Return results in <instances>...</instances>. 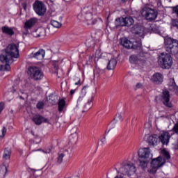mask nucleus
<instances>
[{"label":"nucleus","mask_w":178,"mask_h":178,"mask_svg":"<svg viewBox=\"0 0 178 178\" xmlns=\"http://www.w3.org/2000/svg\"><path fill=\"white\" fill-rule=\"evenodd\" d=\"M6 127H3L1 131L0 132V138H3L5 137V134H6Z\"/></svg>","instance_id":"nucleus-42"},{"label":"nucleus","mask_w":178,"mask_h":178,"mask_svg":"<svg viewBox=\"0 0 178 178\" xmlns=\"http://www.w3.org/2000/svg\"><path fill=\"white\" fill-rule=\"evenodd\" d=\"M38 109H42L44 108V102H40L36 105Z\"/></svg>","instance_id":"nucleus-46"},{"label":"nucleus","mask_w":178,"mask_h":178,"mask_svg":"<svg viewBox=\"0 0 178 178\" xmlns=\"http://www.w3.org/2000/svg\"><path fill=\"white\" fill-rule=\"evenodd\" d=\"M119 120H123V118L122 117V114L117 113L115 115V118H114L113 121V124H115L116 122H119Z\"/></svg>","instance_id":"nucleus-38"},{"label":"nucleus","mask_w":178,"mask_h":178,"mask_svg":"<svg viewBox=\"0 0 178 178\" xmlns=\"http://www.w3.org/2000/svg\"><path fill=\"white\" fill-rule=\"evenodd\" d=\"M174 149H178V139L172 143Z\"/></svg>","instance_id":"nucleus-47"},{"label":"nucleus","mask_w":178,"mask_h":178,"mask_svg":"<svg viewBox=\"0 0 178 178\" xmlns=\"http://www.w3.org/2000/svg\"><path fill=\"white\" fill-rule=\"evenodd\" d=\"M33 122H34V123L35 124H38V125H40L41 124V123L42 122H45L47 123V122H48V120L43 118L42 116L41 115H35L33 118Z\"/></svg>","instance_id":"nucleus-21"},{"label":"nucleus","mask_w":178,"mask_h":178,"mask_svg":"<svg viewBox=\"0 0 178 178\" xmlns=\"http://www.w3.org/2000/svg\"><path fill=\"white\" fill-rule=\"evenodd\" d=\"M3 108H5V104L3 103H0V113L3 111Z\"/></svg>","instance_id":"nucleus-50"},{"label":"nucleus","mask_w":178,"mask_h":178,"mask_svg":"<svg viewBox=\"0 0 178 178\" xmlns=\"http://www.w3.org/2000/svg\"><path fill=\"white\" fill-rule=\"evenodd\" d=\"M5 65H1L0 70L1 72H9L10 70V65L8 64L9 63H6Z\"/></svg>","instance_id":"nucleus-35"},{"label":"nucleus","mask_w":178,"mask_h":178,"mask_svg":"<svg viewBox=\"0 0 178 178\" xmlns=\"http://www.w3.org/2000/svg\"><path fill=\"white\" fill-rule=\"evenodd\" d=\"M161 102L166 108H173V104L170 102V94L169 91L164 90L161 95Z\"/></svg>","instance_id":"nucleus-12"},{"label":"nucleus","mask_w":178,"mask_h":178,"mask_svg":"<svg viewBox=\"0 0 178 178\" xmlns=\"http://www.w3.org/2000/svg\"><path fill=\"white\" fill-rule=\"evenodd\" d=\"M24 34H25V35H27V34H29V31H26V33H24Z\"/></svg>","instance_id":"nucleus-58"},{"label":"nucleus","mask_w":178,"mask_h":178,"mask_svg":"<svg viewBox=\"0 0 178 178\" xmlns=\"http://www.w3.org/2000/svg\"><path fill=\"white\" fill-rule=\"evenodd\" d=\"M44 154H49L51 152V149H49L47 152L43 151Z\"/></svg>","instance_id":"nucleus-55"},{"label":"nucleus","mask_w":178,"mask_h":178,"mask_svg":"<svg viewBox=\"0 0 178 178\" xmlns=\"http://www.w3.org/2000/svg\"><path fill=\"white\" fill-rule=\"evenodd\" d=\"M72 133H74V134H71V137L72 138H74V140H77V138H79V136H78V134H77V129H72Z\"/></svg>","instance_id":"nucleus-41"},{"label":"nucleus","mask_w":178,"mask_h":178,"mask_svg":"<svg viewBox=\"0 0 178 178\" xmlns=\"http://www.w3.org/2000/svg\"><path fill=\"white\" fill-rule=\"evenodd\" d=\"M121 44L122 47H124V48H127V49H131V47H133L131 44V41L129 40L126 38H122L121 39Z\"/></svg>","instance_id":"nucleus-23"},{"label":"nucleus","mask_w":178,"mask_h":178,"mask_svg":"<svg viewBox=\"0 0 178 178\" xmlns=\"http://www.w3.org/2000/svg\"><path fill=\"white\" fill-rule=\"evenodd\" d=\"M137 168L136 165L131 161H124L121 164V167L119 169L120 173L124 175L125 176H133L136 173Z\"/></svg>","instance_id":"nucleus-2"},{"label":"nucleus","mask_w":178,"mask_h":178,"mask_svg":"<svg viewBox=\"0 0 178 178\" xmlns=\"http://www.w3.org/2000/svg\"><path fill=\"white\" fill-rule=\"evenodd\" d=\"M151 81L154 84H162L163 83V75L159 72H156L152 75Z\"/></svg>","instance_id":"nucleus-15"},{"label":"nucleus","mask_w":178,"mask_h":178,"mask_svg":"<svg viewBox=\"0 0 178 178\" xmlns=\"http://www.w3.org/2000/svg\"><path fill=\"white\" fill-rule=\"evenodd\" d=\"M111 131H113V129H112V128L110 129L108 131L107 134L109 133V132H111Z\"/></svg>","instance_id":"nucleus-57"},{"label":"nucleus","mask_w":178,"mask_h":178,"mask_svg":"<svg viewBox=\"0 0 178 178\" xmlns=\"http://www.w3.org/2000/svg\"><path fill=\"white\" fill-rule=\"evenodd\" d=\"M20 56L19 54V45L15 43L9 44L0 55V60L3 63H10L13 58L17 59Z\"/></svg>","instance_id":"nucleus-1"},{"label":"nucleus","mask_w":178,"mask_h":178,"mask_svg":"<svg viewBox=\"0 0 178 178\" xmlns=\"http://www.w3.org/2000/svg\"><path fill=\"white\" fill-rule=\"evenodd\" d=\"M147 59V53H144L143 51H140L138 56H136L134 54L130 56L129 62L130 63H144Z\"/></svg>","instance_id":"nucleus-9"},{"label":"nucleus","mask_w":178,"mask_h":178,"mask_svg":"<svg viewBox=\"0 0 178 178\" xmlns=\"http://www.w3.org/2000/svg\"><path fill=\"white\" fill-rule=\"evenodd\" d=\"M37 22H38L37 18H31L29 20L25 22L24 24L25 29H26L27 30H29V29H31V27H33V26H34V24H35Z\"/></svg>","instance_id":"nucleus-22"},{"label":"nucleus","mask_w":178,"mask_h":178,"mask_svg":"<svg viewBox=\"0 0 178 178\" xmlns=\"http://www.w3.org/2000/svg\"><path fill=\"white\" fill-rule=\"evenodd\" d=\"M172 26L178 28V19H174L172 21Z\"/></svg>","instance_id":"nucleus-49"},{"label":"nucleus","mask_w":178,"mask_h":178,"mask_svg":"<svg viewBox=\"0 0 178 178\" xmlns=\"http://www.w3.org/2000/svg\"><path fill=\"white\" fill-rule=\"evenodd\" d=\"M139 159H152V154H151V149L148 147L141 148L138 151Z\"/></svg>","instance_id":"nucleus-11"},{"label":"nucleus","mask_w":178,"mask_h":178,"mask_svg":"<svg viewBox=\"0 0 178 178\" xmlns=\"http://www.w3.org/2000/svg\"><path fill=\"white\" fill-rule=\"evenodd\" d=\"M95 58H97V59H99V58H101V56H102V54L101 53V50H99V49L97 50L95 54Z\"/></svg>","instance_id":"nucleus-44"},{"label":"nucleus","mask_w":178,"mask_h":178,"mask_svg":"<svg viewBox=\"0 0 178 178\" xmlns=\"http://www.w3.org/2000/svg\"><path fill=\"white\" fill-rule=\"evenodd\" d=\"M75 92H76L75 90H71V91H70V95H73V94H74Z\"/></svg>","instance_id":"nucleus-53"},{"label":"nucleus","mask_w":178,"mask_h":178,"mask_svg":"<svg viewBox=\"0 0 178 178\" xmlns=\"http://www.w3.org/2000/svg\"><path fill=\"white\" fill-rule=\"evenodd\" d=\"M30 76L35 81L41 80L44 77V74L41 69L38 67L32 66L29 68Z\"/></svg>","instance_id":"nucleus-6"},{"label":"nucleus","mask_w":178,"mask_h":178,"mask_svg":"<svg viewBox=\"0 0 178 178\" xmlns=\"http://www.w3.org/2000/svg\"><path fill=\"white\" fill-rule=\"evenodd\" d=\"M172 12H173V13H175V15H177V16H178V6L173 7Z\"/></svg>","instance_id":"nucleus-48"},{"label":"nucleus","mask_w":178,"mask_h":178,"mask_svg":"<svg viewBox=\"0 0 178 178\" xmlns=\"http://www.w3.org/2000/svg\"><path fill=\"white\" fill-rule=\"evenodd\" d=\"M11 154H12V150H10V149L9 148H6L3 155V159H4L5 161H8V159H10Z\"/></svg>","instance_id":"nucleus-30"},{"label":"nucleus","mask_w":178,"mask_h":178,"mask_svg":"<svg viewBox=\"0 0 178 178\" xmlns=\"http://www.w3.org/2000/svg\"><path fill=\"white\" fill-rule=\"evenodd\" d=\"M161 156H163V159H162L165 161V163L166 162V161H169V159H170V153H169V152H168L166 149H163V150H161Z\"/></svg>","instance_id":"nucleus-29"},{"label":"nucleus","mask_w":178,"mask_h":178,"mask_svg":"<svg viewBox=\"0 0 178 178\" xmlns=\"http://www.w3.org/2000/svg\"><path fill=\"white\" fill-rule=\"evenodd\" d=\"M116 26H127V27H130L134 24V19L131 17H127L125 18L120 17L115 19Z\"/></svg>","instance_id":"nucleus-10"},{"label":"nucleus","mask_w":178,"mask_h":178,"mask_svg":"<svg viewBox=\"0 0 178 178\" xmlns=\"http://www.w3.org/2000/svg\"><path fill=\"white\" fill-rule=\"evenodd\" d=\"M87 88H88V86H84L82 88L81 92L77 100V104H81V102H84L86 101V95L87 94Z\"/></svg>","instance_id":"nucleus-19"},{"label":"nucleus","mask_w":178,"mask_h":178,"mask_svg":"<svg viewBox=\"0 0 178 178\" xmlns=\"http://www.w3.org/2000/svg\"><path fill=\"white\" fill-rule=\"evenodd\" d=\"M94 99V97H91V99L88 102V103L85 106V108L86 111H88L92 106V100Z\"/></svg>","instance_id":"nucleus-39"},{"label":"nucleus","mask_w":178,"mask_h":178,"mask_svg":"<svg viewBox=\"0 0 178 178\" xmlns=\"http://www.w3.org/2000/svg\"><path fill=\"white\" fill-rule=\"evenodd\" d=\"M149 29V30L153 31V33H155V31H156V25H155V24H150Z\"/></svg>","instance_id":"nucleus-45"},{"label":"nucleus","mask_w":178,"mask_h":178,"mask_svg":"<svg viewBox=\"0 0 178 178\" xmlns=\"http://www.w3.org/2000/svg\"><path fill=\"white\" fill-rule=\"evenodd\" d=\"M149 161L148 159H139V166L141 168V169L145 170L147 168H148V164L149 163Z\"/></svg>","instance_id":"nucleus-26"},{"label":"nucleus","mask_w":178,"mask_h":178,"mask_svg":"<svg viewBox=\"0 0 178 178\" xmlns=\"http://www.w3.org/2000/svg\"><path fill=\"white\" fill-rule=\"evenodd\" d=\"M102 143L103 144H105V143H106V137H104L103 139H102Z\"/></svg>","instance_id":"nucleus-51"},{"label":"nucleus","mask_w":178,"mask_h":178,"mask_svg":"<svg viewBox=\"0 0 178 178\" xmlns=\"http://www.w3.org/2000/svg\"><path fill=\"white\" fill-rule=\"evenodd\" d=\"M159 64L162 69H170L173 65V58L168 53H161L159 57Z\"/></svg>","instance_id":"nucleus-3"},{"label":"nucleus","mask_w":178,"mask_h":178,"mask_svg":"<svg viewBox=\"0 0 178 178\" xmlns=\"http://www.w3.org/2000/svg\"><path fill=\"white\" fill-rule=\"evenodd\" d=\"M46 31L45 29L40 27L38 29L32 31L31 35L33 37H35V38H39L40 37L41 38H43V37H45Z\"/></svg>","instance_id":"nucleus-16"},{"label":"nucleus","mask_w":178,"mask_h":178,"mask_svg":"<svg viewBox=\"0 0 178 178\" xmlns=\"http://www.w3.org/2000/svg\"><path fill=\"white\" fill-rule=\"evenodd\" d=\"M58 105L59 112H62V111H63V108H65V105H66V102H65V99H61L60 100H59Z\"/></svg>","instance_id":"nucleus-34"},{"label":"nucleus","mask_w":178,"mask_h":178,"mask_svg":"<svg viewBox=\"0 0 178 178\" xmlns=\"http://www.w3.org/2000/svg\"><path fill=\"white\" fill-rule=\"evenodd\" d=\"M79 84H80V80H79L78 82L75 83V86H79Z\"/></svg>","instance_id":"nucleus-56"},{"label":"nucleus","mask_w":178,"mask_h":178,"mask_svg":"<svg viewBox=\"0 0 178 178\" xmlns=\"http://www.w3.org/2000/svg\"><path fill=\"white\" fill-rule=\"evenodd\" d=\"M147 141L149 145H156L158 144V136L150 135L147 136Z\"/></svg>","instance_id":"nucleus-20"},{"label":"nucleus","mask_w":178,"mask_h":178,"mask_svg":"<svg viewBox=\"0 0 178 178\" xmlns=\"http://www.w3.org/2000/svg\"><path fill=\"white\" fill-rule=\"evenodd\" d=\"M140 15H142L143 17H145L146 20H149V22H152V20H155V19L158 17V13H156V10L147 6L142 8Z\"/></svg>","instance_id":"nucleus-5"},{"label":"nucleus","mask_w":178,"mask_h":178,"mask_svg":"<svg viewBox=\"0 0 178 178\" xmlns=\"http://www.w3.org/2000/svg\"><path fill=\"white\" fill-rule=\"evenodd\" d=\"M165 44L166 45L165 50L168 54L172 55H177L178 54V40L172 39V38H167L165 39Z\"/></svg>","instance_id":"nucleus-4"},{"label":"nucleus","mask_w":178,"mask_h":178,"mask_svg":"<svg viewBox=\"0 0 178 178\" xmlns=\"http://www.w3.org/2000/svg\"><path fill=\"white\" fill-rule=\"evenodd\" d=\"M1 31L4 34H7L8 35H13V34H15L13 29L9 28V26H3Z\"/></svg>","instance_id":"nucleus-28"},{"label":"nucleus","mask_w":178,"mask_h":178,"mask_svg":"<svg viewBox=\"0 0 178 178\" xmlns=\"http://www.w3.org/2000/svg\"><path fill=\"white\" fill-rule=\"evenodd\" d=\"M13 88V92H20L21 94L24 93V85L22 83V81L19 79L14 81Z\"/></svg>","instance_id":"nucleus-14"},{"label":"nucleus","mask_w":178,"mask_h":178,"mask_svg":"<svg viewBox=\"0 0 178 178\" xmlns=\"http://www.w3.org/2000/svg\"><path fill=\"white\" fill-rule=\"evenodd\" d=\"M136 87H137V88H141V87H143V84H141V83H138V84L136 85Z\"/></svg>","instance_id":"nucleus-52"},{"label":"nucleus","mask_w":178,"mask_h":178,"mask_svg":"<svg viewBox=\"0 0 178 178\" xmlns=\"http://www.w3.org/2000/svg\"><path fill=\"white\" fill-rule=\"evenodd\" d=\"M77 19H78V20H80V21L85 20L84 19V13H83V11L81 13H80L79 14H78Z\"/></svg>","instance_id":"nucleus-43"},{"label":"nucleus","mask_w":178,"mask_h":178,"mask_svg":"<svg viewBox=\"0 0 178 178\" xmlns=\"http://www.w3.org/2000/svg\"><path fill=\"white\" fill-rule=\"evenodd\" d=\"M94 10V8L92 7V5H90L88 6H86L83 8L82 10V13H83V15L85 14H88V13H92Z\"/></svg>","instance_id":"nucleus-31"},{"label":"nucleus","mask_w":178,"mask_h":178,"mask_svg":"<svg viewBox=\"0 0 178 178\" xmlns=\"http://www.w3.org/2000/svg\"><path fill=\"white\" fill-rule=\"evenodd\" d=\"M134 33L139 35V37H143L144 38V28L141 26H138L134 27Z\"/></svg>","instance_id":"nucleus-25"},{"label":"nucleus","mask_w":178,"mask_h":178,"mask_svg":"<svg viewBox=\"0 0 178 178\" xmlns=\"http://www.w3.org/2000/svg\"><path fill=\"white\" fill-rule=\"evenodd\" d=\"M51 24L53 26V27H55L56 29H59L62 27V24L56 20H51Z\"/></svg>","instance_id":"nucleus-36"},{"label":"nucleus","mask_w":178,"mask_h":178,"mask_svg":"<svg viewBox=\"0 0 178 178\" xmlns=\"http://www.w3.org/2000/svg\"><path fill=\"white\" fill-rule=\"evenodd\" d=\"M63 158H65V154H58V157L57 158V163H62V162H63Z\"/></svg>","instance_id":"nucleus-40"},{"label":"nucleus","mask_w":178,"mask_h":178,"mask_svg":"<svg viewBox=\"0 0 178 178\" xmlns=\"http://www.w3.org/2000/svg\"><path fill=\"white\" fill-rule=\"evenodd\" d=\"M32 58H35V59H38V60H42L43 58L45 56V50L41 49H39L37 52L35 53H32L31 54Z\"/></svg>","instance_id":"nucleus-18"},{"label":"nucleus","mask_w":178,"mask_h":178,"mask_svg":"<svg viewBox=\"0 0 178 178\" xmlns=\"http://www.w3.org/2000/svg\"><path fill=\"white\" fill-rule=\"evenodd\" d=\"M33 8L38 16H42L45 15V13L47 12V7L45 6V4L39 0H36L34 2L33 4Z\"/></svg>","instance_id":"nucleus-8"},{"label":"nucleus","mask_w":178,"mask_h":178,"mask_svg":"<svg viewBox=\"0 0 178 178\" xmlns=\"http://www.w3.org/2000/svg\"><path fill=\"white\" fill-rule=\"evenodd\" d=\"M123 2H126V1H127V0H122Z\"/></svg>","instance_id":"nucleus-59"},{"label":"nucleus","mask_w":178,"mask_h":178,"mask_svg":"<svg viewBox=\"0 0 178 178\" xmlns=\"http://www.w3.org/2000/svg\"><path fill=\"white\" fill-rule=\"evenodd\" d=\"M163 165H165V160L162 159V157L159 156L157 159H154L152 161V169L148 170V172L154 175V173H156V170L163 166Z\"/></svg>","instance_id":"nucleus-7"},{"label":"nucleus","mask_w":178,"mask_h":178,"mask_svg":"<svg viewBox=\"0 0 178 178\" xmlns=\"http://www.w3.org/2000/svg\"><path fill=\"white\" fill-rule=\"evenodd\" d=\"M83 18L88 25H93L97 23V19L92 17V13L83 14Z\"/></svg>","instance_id":"nucleus-17"},{"label":"nucleus","mask_w":178,"mask_h":178,"mask_svg":"<svg viewBox=\"0 0 178 178\" xmlns=\"http://www.w3.org/2000/svg\"><path fill=\"white\" fill-rule=\"evenodd\" d=\"M131 49H141V42H131Z\"/></svg>","instance_id":"nucleus-33"},{"label":"nucleus","mask_w":178,"mask_h":178,"mask_svg":"<svg viewBox=\"0 0 178 178\" xmlns=\"http://www.w3.org/2000/svg\"><path fill=\"white\" fill-rule=\"evenodd\" d=\"M23 8H24V9H26V8H27V3H23Z\"/></svg>","instance_id":"nucleus-54"},{"label":"nucleus","mask_w":178,"mask_h":178,"mask_svg":"<svg viewBox=\"0 0 178 178\" xmlns=\"http://www.w3.org/2000/svg\"><path fill=\"white\" fill-rule=\"evenodd\" d=\"M170 90L171 91H175V92H178V86L176 85V82H175V78L170 79Z\"/></svg>","instance_id":"nucleus-27"},{"label":"nucleus","mask_w":178,"mask_h":178,"mask_svg":"<svg viewBox=\"0 0 178 178\" xmlns=\"http://www.w3.org/2000/svg\"><path fill=\"white\" fill-rule=\"evenodd\" d=\"M116 65H118V61L115 58H111L110 60H108V65H107V69L108 70H113L116 67Z\"/></svg>","instance_id":"nucleus-24"},{"label":"nucleus","mask_w":178,"mask_h":178,"mask_svg":"<svg viewBox=\"0 0 178 178\" xmlns=\"http://www.w3.org/2000/svg\"><path fill=\"white\" fill-rule=\"evenodd\" d=\"M169 132L171 134H177V136L178 135V122H177L172 129L171 131H169Z\"/></svg>","instance_id":"nucleus-37"},{"label":"nucleus","mask_w":178,"mask_h":178,"mask_svg":"<svg viewBox=\"0 0 178 178\" xmlns=\"http://www.w3.org/2000/svg\"><path fill=\"white\" fill-rule=\"evenodd\" d=\"M172 135L173 134H171L170 131H161L159 138L163 145H168Z\"/></svg>","instance_id":"nucleus-13"},{"label":"nucleus","mask_w":178,"mask_h":178,"mask_svg":"<svg viewBox=\"0 0 178 178\" xmlns=\"http://www.w3.org/2000/svg\"><path fill=\"white\" fill-rule=\"evenodd\" d=\"M6 173H8V168L5 165L0 166V176L5 177Z\"/></svg>","instance_id":"nucleus-32"}]
</instances>
